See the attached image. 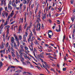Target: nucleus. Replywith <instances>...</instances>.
<instances>
[{
    "label": "nucleus",
    "instance_id": "1",
    "mask_svg": "<svg viewBox=\"0 0 75 75\" xmlns=\"http://www.w3.org/2000/svg\"><path fill=\"white\" fill-rule=\"evenodd\" d=\"M41 10H39V12L38 13V15L37 16V18H36V23H38V25H39V28H38V31L40 30V28H41V24L40 23V21H41Z\"/></svg>",
    "mask_w": 75,
    "mask_h": 75
},
{
    "label": "nucleus",
    "instance_id": "2",
    "mask_svg": "<svg viewBox=\"0 0 75 75\" xmlns=\"http://www.w3.org/2000/svg\"><path fill=\"white\" fill-rule=\"evenodd\" d=\"M14 38H15V40L18 43L17 46L18 47L20 45V42L19 40H22V36L21 35L18 36L19 38H18V36H17L14 35Z\"/></svg>",
    "mask_w": 75,
    "mask_h": 75
},
{
    "label": "nucleus",
    "instance_id": "3",
    "mask_svg": "<svg viewBox=\"0 0 75 75\" xmlns=\"http://www.w3.org/2000/svg\"><path fill=\"white\" fill-rule=\"evenodd\" d=\"M13 48L14 47L10 48V46H9L8 48V52H10L11 51V53L15 52V50H14V48Z\"/></svg>",
    "mask_w": 75,
    "mask_h": 75
},
{
    "label": "nucleus",
    "instance_id": "4",
    "mask_svg": "<svg viewBox=\"0 0 75 75\" xmlns=\"http://www.w3.org/2000/svg\"><path fill=\"white\" fill-rule=\"evenodd\" d=\"M19 50H20L19 51V53L20 54V56H23V54H25L24 53V50H22L21 49H20Z\"/></svg>",
    "mask_w": 75,
    "mask_h": 75
},
{
    "label": "nucleus",
    "instance_id": "5",
    "mask_svg": "<svg viewBox=\"0 0 75 75\" xmlns=\"http://www.w3.org/2000/svg\"><path fill=\"white\" fill-rule=\"evenodd\" d=\"M11 4L12 6H13V7L14 8H16V7H17V5L15 4V0H12L11 2Z\"/></svg>",
    "mask_w": 75,
    "mask_h": 75
},
{
    "label": "nucleus",
    "instance_id": "6",
    "mask_svg": "<svg viewBox=\"0 0 75 75\" xmlns=\"http://www.w3.org/2000/svg\"><path fill=\"white\" fill-rule=\"evenodd\" d=\"M33 35L32 32H31L30 35L29 36V38L28 39V42H30V40L31 39V37H32Z\"/></svg>",
    "mask_w": 75,
    "mask_h": 75
},
{
    "label": "nucleus",
    "instance_id": "7",
    "mask_svg": "<svg viewBox=\"0 0 75 75\" xmlns=\"http://www.w3.org/2000/svg\"><path fill=\"white\" fill-rule=\"evenodd\" d=\"M46 18V14H45L43 15L42 16V20L44 21L45 19Z\"/></svg>",
    "mask_w": 75,
    "mask_h": 75
},
{
    "label": "nucleus",
    "instance_id": "8",
    "mask_svg": "<svg viewBox=\"0 0 75 75\" xmlns=\"http://www.w3.org/2000/svg\"><path fill=\"white\" fill-rule=\"evenodd\" d=\"M20 57L21 58V62L24 61V58L23 57V56H20Z\"/></svg>",
    "mask_w": 75,
    "mask_h": 75
},
{
    "label": "nucleus",
    "instance_id": "9",
    "mask_svg": "<svg viewBox=\"0 0 75 75\" xmlns=\"http://www.w3.org/2000/svg\"><path fill=\"white\" fill-rule=\"evenodd\" d=\"M10 27L9 25H7L5 27V30H9V28Z\"/></svg>",
    "mask_w": 75,
    "mask_h": 75
},
{
    "label": "nucleus",
    "instance_id": "10",
    "mask_svg": "<svg viewBox=\"0 0 75 75\" xmlns=\"http://www.w3.org/2000/svg\"><path fill=\"white\" fill-rule=\"evenodd\" d=\"M32 26V23H30V26H28V27L26 29V31H28V30H29V29H30V27H31Z\"/></svg>",
    "mask_w": 75,
    "mask_h": 75
},
{
    "label": "nucleus",
    "instance_id": "11",
    "mask_svg": "<svg viewBox=\"0 0 75 75\" xmlns=\"http://www.w3.org/2000/svg\"><path fill=\"white\" fill-rule=\"evenodd\" d=\"M14 40H15V39H14V37H12L11 38V42L12 44H13L14 42Z\"/></svg>",
    "mask_w": 75,
    "mask_h": 75
},
{
    "label": "nucleus",
    "instance_id": "12",
    "mask_svg": "<svg viewBox=\"0 0 75 75\" xmlns=\"http://www.w3.org/2000/svg\"><path fill=\"white\" fill-rule=\"evenodd\" d=\"M20 10H19V11H21L22 10V6H23V4H21L20 5Z\"/></svg>",
    "mask_w": 75,
    "mask_h": 75
},
{
    "label": "nucleus",
    "instance_id": "13",
    "mask_svg": "<svg viewBox=\"0 0 75 75\" xmlns=\"http://www.w3.org/2000/svg\"><path fill=\"white\" fill-rule=\"evenodd\" d=\"M58 26L59 27V29H57L56 30L57 32H60V31H61V26L60 25H59Z\"/></svg>",
    "mask_w": 75,
    "mask_h": 75
},
{
    "label": "nucleus",
    "instance_id": "14",
    "mask_svg": "<svg viewBox=\"0 0 75 75\" xmlns=\"http://www.w3.org/2000/svg\"><path fill=\"white\" fill-rule=\"evenodd\" d=\"M25 34L23 35V37H27L28 35V32H26Z\"/></svg>",
    "mask_w": 75,
    "mask_h": 75
},
{
    "label": "nucleus",
    "instance_id": "15",
    "mask_svg": "<svg viewBox=\"0 0 75 75\" xmlns=\"http://www.w3.org/2000/svg\"><path fill=\"white\" fill-rule=\"evenodd\" d=\"M4 14L5 15V16H6V17H7V16H8V13L7 12H5Z\"/></svg>",
    "mask_w": 75,
    "mask_h": 75
},
{
    "label": "nucleus",
    "instance_id": "16",
    "mask_svg": "<svg viewBox=\"0 0 75 75\" xmlns=\"http://www.w3.org/2000/svg\"><path fill=\"white\" fill-rule=\"evenodd\" d=\"M21 30H22V29H21V27L20 26L18 30L19 33H20V31H21Z\"/></svg>",
    "mask_w": 75,
    "mask_h": 75
},
{
    "label": "nucleus",
    "instance_id": "17",
    "mask_svg": "<svg viewBox=\"0 0 75 75\" xmlns=\"http://www.w3.org/2000/svg\"><path fill=\"white\" fill-rule=\"evenodd\" d=\"M26 9V5H24L23 6V11L24 12L25 11V10Z\"/></svg>",
    "mask_w": 75,
    "mask_h": 75
},
{
    "label": "nucleus",
    "instance_id": "18",
    "mask_svg": "<svg viewBox=\"0 0 75 75\" xmlns=\"http://www.w3.org/2000/svg\"><path fill=\"white\" fill-rule=\"evenodd\" d=\"M20 21H21V23H23V18H20V19L19 20V23H20Z\"/></svg>",
    "mask_w": 75,
    "mask_h": 75
},
{
    "label": "nucleus",
    "instance_id": "19",
    "mask_svg": "<svg viewBox=\"0 0 75 75\" xmlns=\"http://www.w3.org/2000/svg\"><path fill=\"white\" fill-rule=\"evenodd\" d=\"M18 3H20V0H16L15 3L16 4H18Z\"/></svg>",
    "mask_w": 75,
    "mask_h": 75
},
{
    "label": "nucleus",
    "instance_id": "20",
    "mask_svg": "<svg viewBox=\"0 0 75 75\" xmlns=\"http://www.w3.org/2000/svg\"><path fill=\"white\" fill-rule=\"evenodd\" d=\"M14 11H12V13H11L10 16L11 17H13V15H14Z\"/></svg>",
    "mask_w": 75,
    "mask_h": 75
},
{
    "label": "nucleus",
    "instance_id": "21",
    "mask_svg": "<svg viewBox=\"0 0 75 75\" xmlns=\"http://www.w3.org/2000/svg\"><path fill=\"white\" fill-rule=\"evenodd\" d=\"M23 42H27L26 41V37H23Z\"/></svg>",
    "mask_w": 75,
    "mask_h": 75
},
{
    "label": "nucleus",
    "instance_id": "22",
    "mask_svg": "<svg viewBox=\"0 0 75 75\" xmlns=\"http://www.w3.org/2000/svg\"><path fill=\"white\" fill-rule=\"evenodd\" d=\"M21 50H24V46L22 45H21L20 46Z\"/></svg>",
    "mask_w": 75,
    "mask_h": 75
},
{
    "label": "nucleus",
    "instance_id": "23",
    "mask_svg": "<svg viewBox=\"0 0 75 75\" xmlns=\"http://www.w3.org/2000/svg\"><path fill=\"white\" fill-rule=\"evenodd\" d=\"M3 64H2V62L1 61L0 62V69L3 67Z\"/></svg>",
    "mask_w": 75,
    "mask_h": 75
},
{
    "label": "nucleus",
    "instance_id": "24",
    "mask_svg": "<svg viewBox=\"0 0 75 75\" xmlns=\"http://www.w3.org/2000/svg\"><path fill=\"white\" fill-rule=\"evenodd\" d=\"M8 9H10L11 10L12 9V8L11 6H10V5H8Z\"/></svg>",
    "mask_w": 75,
    "mask_h": 75
},
{
    "label": "nucleus",
    "instance_id": "25",
    "mask_svg": "<svg viewBox=\"0 0 75 75\" xmlns=\"http://www.w3.org/2000/svg\"><path fill=\"white\" fill-rule=\"evenodd\" d=\"M14 53L15 52L11 53L13 57H15L16 56V55L14 54Z\"/></svg>",
    "mask_w": 75,
    "mask_h": 75
},
{
    "label": "nucleus",
    "instance_id": "26",
    "mask_svg": "<svg viewBox=\"0 0 75 75\" xmlns=\"http://www.w3.org/2000/svg\"><path fill=\"white\" fill-rule=\"evenodd\" d=\"M16 56L18 57H19L20 56V55H19V54H18V52L17 51H16Z\"/></svg>",
    "mask_w": 75,
    "mask_h": 75
},
{
    "label": "nucleus",
    "instance_id": "27",
    "mask_svg": "<svg viewBox=\"0 0 75 75\" xmlns=\"http://www.w3.org/2000/svg\"><path fill=\"white\" fill-rule=\"evenodd\" d=\"M39 57H40L41 58H44V55L41 54H40V55H39Z\"/></svg>",
    "mask_w": 75,
    "mask_h": 75
},
{
    "label": "nucleus",
    "instance_id": "28",
    "mask_svg": "<svg viewBox=\"0 0 75 75\" xmlns=\"http://www.w3.org/2000/svg\"><path fill=\"white\" fill-rule=\"evenodd\" d=\"M49 33H51L52 34V35H53V33H52V32L51 30H49V32L48 33V34H49Z\"/></svg>",
    "mask_w": 75,
    "mask_h": 75
},
{
    "label": "nucleus",
    "instance_id": "29",
    "mask_svg": "<svg viewBox=\"0 0 75 75\" xmlns=\"http://www.w3.org/2000/svg\"><path fill=\"white\" fill-rule=\"evenodd\" d=\"M72 38L73 40L75 39V35H74V34H73L72 35Z\"/></svg>",
    "mask_w": 75,
    "mask_h": 75
},
{
    "label": "nucleus",
    "instance_id": "30",
    "mask_svg": "<svg viewBox=\"0 0 75 75\" xmlns=\"http://www.w3.org/2000/svg\"><path fill=\"white\" fill-rule=\"evenodd\" d=\"M2 46H1V48H4V45L3 42H2Z\"/></svg>",
    "mask_w": 75,
    "mask_h": 75
},
{
    "label": "nucleus",
    "instance_id": "31",
    "mask_svg": "<svg viewBox=\"0 0 75 75\" xmlns=\"http://www.w3.org/2000/svg\"><path fill=\"white\" fill-rule=\"evenodd\" d=\"M1 10H2V8H1L0 9V17L1 15Z\"/></svg>",
    "mask_w": 75,
    "mask_h": 75
},
{
    "label": "nucleus",
    "instance_id": "32",
    "mask_svg": "<svg viewBox=\"0 0 75 75\" xmlns=\"http://www.w3.org/2000/svg\"><path fill=\"white\" fill-rule=\"evenodd\" d=\"M24 49L25 50H28V47H27V46H25L24 47Z\"/></svg>",
    "mask_w": 75,
    "mask_h": 75
},
{
    "label": "nucleus",
    "instance_id": "33",
    "mask_svg": "<svg viewBox=\"0 0 75 75\" xmlns=\"http://www.w3.org/2000/svg\"><path fill=\"white\" fill-rule=\"evenodd\" d=\"M35 39V38H34V37H33L32 38V40H30V41H31V42H32V41H33V40H34Z\"/></svg>",
    "mask_w": 75,
    "mask_h": 75
},
{
    "label": "nucleus",
    "instance_id": "34",
    "mask_svg": "<svg viewBox=\"0 0 75 75\" xmlns=\"http://www.w3.org/2000/svg\"><path fill=\"white\" fill-rule=\"evenodd\" d=\"M25 26H24V29H25V28L27 27V23H26Z\"/></svg>",
    "mask_w": 75,
    "mask_h": 75
},
{
    "label": "nucleus",
    "instance_id": "35",
    "mask_svg": "<svg viewBox=\"0 0 75 75\" xmlns=\"http://www.w3.org/2000/svg\"><path fill=\"white\" fill-rule=\"evenodd\" d=\"M6 35H8V34L9 33V30H6Z\"/></svg>",
    "mask_w": 75,
    "mask_h": 75
},
{
    "label": "nucleus",
    "instance_id": "36",
    "mask_svg": "<svg viewBox=\"0 0 75 75\" xmlns=\"http://www.w3.org/2000/svg\"><path fill=\"white\" fill-rule=\"evenodd\" d=\"M47 67H48L45 66V67H44V68H45V69H46V70L47 72H48V69H47Z\"/></svg>",
    "mask_w": 75,
    "mask_h": 75
},
{
    "label": "nucleus",
    "instance_id": "37",
    "mask_svg": "<svg viewBox=\"0 0 75 75\" xmlns=\"http://www.w3.org/2000/svg\"><path fill=\"white\" fill-rule=\"evenodd\" d=\"M3 1L4 2V6H5L6 5V1H4V0H3Z\"/></svg>",
    "mask_w": 75,
    "mask_h": 75
},
{
    "label": "nucleus",
    "instance_id": "38",
    "mask_svg": "<svg viewBox=\"0 0 75 75\" xmlns=\"http://www.w3.org/2000/svg\"><path fill=\"white\" fill-rule=\"evenodd\" d=\"M1 6H3V3H4V1H1Z\"/></svg>",
    "mask_w": 75,
    "mask_h": 75
},
{
    "label": "nucleus",
    "instance_id": "39",
    "mask_svg": "<svg viewBox=\"0 0 75 75\" xmlns=\"http://www.w3.org/2000/svg\"><path fill=\"white\" fill-rule=\"evenodd\" d=\"M43 62L46 67H48V64H47L46 62Z\"/></svg>",
    "mask_w": 75,
    "mask_h": 75
},
{
    "label": "nucleus",
    "instance_id": "40",
    "mask_svg": "<svg viewBox=\"0 0 75 75\" xmlns=\"http://www.w3.org/2000/svg\"><path fill=\"white\" fill-rule=\"evenodd\" d=\"M5 14H4V13H3L2 14V16L3 17H4V18H5V16H4Z\"/></svg>",
    "mask_w": 75,
    "mask_h": 75
},
{
    "label": "nucleus",
    "instance_id": "41",
    "mask_svg": "<svg viewBox=\"0 0 75 75\" xmlns=\"http://www.w3.org/2000/svg\"><path fill=\"white\" fill-rule=\"evenodd\" d=\"M23 4H26L27 3V1H26V0H24L23 1Z\"/></svg>",
    "mask_w": 75,
    "mask_h": 75
},
{
    "label": "nucleus",
    "instance_id": "42",
    "mask_svg": "<svg viewBox=\"0 0 75 75\" xmlns=\"http://www.w3.org/2000/svg\"><path fill=\"white\" fill-rule=\"evenodd\" d=\"M70 3H71V4H74V1L71 0Z\"/></svg>",
    "mask_w": 75,
    "mask_h": 75
},
{
    "label": "nucleus",
    "instance_id": "43",
    "mask_svg": "<svg viewBox=\"0 0 75 75\" xmlns=\"http://www.w3.org/2000/svg\"><path fill=\"white\" fill-rule=\"evenodd\" d=\"M17 72L18 73H20L21 72V70H18Z\"/></svg>",
    "mask_w": 75,
    "mask_h": 75
},
{
    "label": "nucleus",
    "instance_id": "44",
    "mask_svg": "<svg viewBox=\"0 0 75 75\" xmlns=\"http://www.w3.org/2000/svg\"><path fill=\"white\" fill-rule=\"evenodd\" d=\"M71 19L72 21V22H74V18L73 17H71Z\"/></svg>",
    "mask_w": 75,
    "mask_h": 75
},
{
    "label": "nucleus",
    "instance_id": "45",
    "mask_svg": "<svg viewBox=\"0 0 75 75\" xmlns=\"http://www.w3.org/2000/svg\"><path fill=\"white\" fill-rule=\"evenodd\" d=\"M22 62L23 64H24V65H27L26 63H25V62H24V61Z\"/></svg>",
    "mask_w": 75,
    "mask_h": 75
},
{
    "label": "nucleus",
    "instance_id": "46",
    "mask_svg": "<svg viewBox=\"0 0 75 75\" xmlns=\"http://www.w3.org/2000/svg\"><path fill=\"white\" fill-rule=\"evenodd\" d=\"M42 29H44V25L43 24H42Z\"/></svg>",
    "mask_w": 75,
    "mask_h": 75
},
{
    "label": "nucleus",
    "instance_id": "47",
    "mask_svg": "<svg viewBox=\"0 0 75 75\" xmlns=\"http://www.w3.org/2000/svg\"><path fill=\"white\" fill-rule=\"evenodd\" d=\"M15 60H16L17 62H20V61L18 60L17 59H16V58H15Z\"/></svg>",
    "mask_w": 75,
    "mask_h": 75
},
{
    "label": "nucleus",
    "instance_id": "48",
    "mask_svg": "<svg viewBox=\"0 0 75 75\" xmlns=\"http://www.w3.org/2000/svg\"><path fill=\"white\" fill-rule=\"evenodd\" d=\"M5 11H7V12H9V11L7 10V7H6L5 8Z\"/></svg>",
    "mask_w": 75,
    "mask_h": 75
},
{
    "label": "nucleus",
    "instance_id": "49",
    "mask_svg": "<svg viewBox=\"0 0 75 75\" xmlns=\"http://www.w3.org/2000/svg\"><path fill=\"white\" fill-rule=\"evenodd\" d=\"M8 46V43H7L6 45V47L7 48Z\"/></svg>",
    "mask_w": 75,
    "mask_h": 75
},
{
    "label": "nucleus",
    "instance_id": "50",
    "mask_svg": "<svg viewBox=\"0 0 75 75\" xmlns=\"http://www.w3.org/2000/svg\"><path fill=\"white\" fill-rule=\"evenodd\" d=\"M11 68L10 66L9 67L8 69H7V70H6V71L7 72V71H8V70H9V69H10Z\"/></svg>",
    "mask_w": 75,
    "mask_h": 75
},
{
    "label": "nucleus",
    "instance_id": "51",
    "mask_svg": "<svg viewBox=\"0 0 75 75\" xmlns=\"http://www.w3.org/2000/svg\"><path fill=\"white\" fill-rule=\"evenodd\" d=\"M10 67L12 68H15V67L14 66H10Z\"/></svg>",
    "mask_w": 75,
    "mask_h": 75
},
{
    "label": "nucleus",
    "instance_id": "52",
    "mask_svg": "<svg viewBox=\"0 0 75 75\" xmlns=\"http://www.w3.org/2000/svg\"><path fill=\"white\" fill-rule=\"evenodd\" d=\"M11 47L14 48V45H13V44L12 43H11Z\"/></svg>",
    "mask_w": 75,
    "mask_h": 75
},
{
    "label": "nucleus",
    "instance_id": "53",
    "mask_svg": "<svg viewBox=\"0 0 75 75\" xmlns=\"http://www.w3.org/2000/svg\"><path fill=\"white\" fill-rule=\"evenodd\" d=\"M16 8L17 10H19V9L20 10V7H16Z\"/></svg>",
    "mask_w": 75,
    "mask_h": 75
},
{
    "label": "nucleus",
    "instance_id": "54",
    "mask_svg": "<svg viewBox=\"0 0 75 75\" xmlns=\"http://www.w3.org/2000/svg\"><path fill=\"white\" fill-rule=\"evenodd\" d=\"M57 24H58L61 23V22H60V21H59V20H57Z\"/></svg>",
    "mask_w": 75,
    "mask_h": 75
},
{
    "label": "nucleus",
    "instance_id": "55",
    "mask_svg": "<svg viewBox=\"0 0 75 75\" xmlns=\"http://www.w3.org/2000/svg\"><path fill=\"white\" fill-rule=\"evenodd\" d=\"M11 55H8V58L9 59H10L11 60Z\"/></svg>",
    "mask_w": 75,
    "mask_h": 75
},
{
    "label": "nucleus",
    "instance_id": "56",
    "mask_svg": "<svg viewBox=\"0 0 75 75\" xmlns=\"http://www.w3.org/2000/svg\"><path fill=\"white\" fill-rule=\"evenodd\" d=\"M8 21H9V20H8V19H6V23H7L8 24Z\"/></svg>",
    "mask_w": 75,
    "mask_h": 75
},
{
    "label": "nucleus",
    "instance_id": "57",
    "mask_svg": "<svg viewBox=\"0 0 75 75\" xmlns=\"http://www.w3.org/2000/svg\"><path fill=\"white\" fill-rule=\"evenodd\" d=\"M63 70L64 71H65L67 70V69L66 68H64L63 69Z\"/></svg>",
    "mask_w": 75,
    "mask_h": 75
},
{
    "label": "nucleus",
    "instance_id": "58",
    "mask_svg": "<svg viewBox=\"0 0 75 75\" xmlns=\"http://www.w3.org/2000/svg\"><path fill=\"white\" fill-rule=\"evenodd\" d=\"M49 35V38H50L51 39V37L52 36L51 35H50V34H48Z\"/></svg>",
    "mask_w": 75,
    "mask_h": 75
},
{
    "label": "nucleus",
    "instance_id": "59",
    "mask_svg": "<svg viewBox=\"0 0 75 75\" xmlns=\"http://www.w3.org/2000/svg\"><path fill=\"white\" fill-rule=\"evenodd\" d=\"M10 18V15L8 16L7 20H9V18Z\"/></svg>",
    "mask_w": 75,
    "mask_h": 75
},
{
    "label": "nucleus",
    "instance_id": "60",
    "mask_svg": "<svg viewBox=\"0 0 75 75\" xmlns=\"http://www.w3.org/2000/svg\"><path fill=\"white\" fill-rule=\"evenodd\" d=\"M39 58L40 59V60H41V61L42 62H43V60H42V59L41 58Z\"/></svg>",
    "mask_w": 75,
    "mask_h": 75
},
{
    "label": "nucleus",
    "instance_id": "61",
    "mask_svg": "<svg viewBox=\"0 0 75 75\" xmlns=\"http://www.w3.org/2000/svg\"><path fill=\"white\" fill-rule=\"evenodd\" d=\"M61 9H62V8H58V9H59V11H61Z\"/></svg>",
    "mask_w": 75,
    "mask_h": 75
},
{
    "label": "nucleus",
    "instance_id": "62",
    "mask_svg": "<svg viewBox=\"0 0 75 75\" xmlns=\"http://www.w3.org/2000/svg\"><path fill=\"white\" fill-rule=\"evenodd\" d=\"M48 50V52H52V50H51V49H50V50Z\"/></svg>",
    "mask_w": 75,
    "mask_h": 75
},
{
    "label": "nucleus",
    "instance_id": "63",
    "mask_svg": "<svg viewBox=\"0 0 75 75\" xmlns=\"http://www.w3.org/2000/svg\"><path fill=\"white\" fill-rule=\"evenodd\" d=\"M5 50L4 49V50H3V51L2 50V51L3 52V53L4 54H5V53H6V52H5Z\"/></svg>",
    "mask_w": 75,
    "mask_h": 75
},
{
    "label": "nucleus",
    "instance_id": "64",
    "mask_svg": "<svg viewBox=\"0 0 75 75\" xmlns=\"http://www.w3.org/2000/svg\"><path fill=\"white\" fill-rule=\"evenodd\" d=\"M49 23H52V21H51V20L50 19H49Z\"/></svg>",
    "mask_w": 75,
    "mask_h": 75
}]
</instances>
